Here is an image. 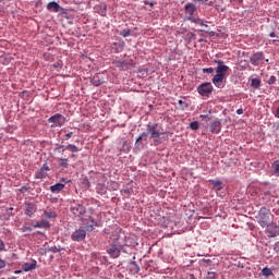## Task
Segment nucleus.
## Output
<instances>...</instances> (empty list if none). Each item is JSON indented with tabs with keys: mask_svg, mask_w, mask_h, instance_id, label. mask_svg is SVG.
Segmentation results:
<instances>
[{
	"mask_svg": "<svg viewBox=\"0 0 279 279\" xmlns=\"http://www.w3.org/2000/svg\"><path fill=\"white\" fill-rule=\"evenodd\" d=\"M216 75H214L211 82L216 88H223L226 84H223V80H226L228 72L230 71V66L226 65V62L222 60H216Z\"/></svg>",
	"mask_w": 279,
	"mask_h": 279,
	"instance_id": "obj_1",
	"label": "nucleus"
},
{
	"mask_svg": "<svg viewBox=\"0 0 279 279\" xmlns=\"http://www.w3.org/2000/svg\"><path fill=\"white\" fill-rule=\"evenodd\" d=\"M255 219L262 228H267V226L274 222V215H271L269 209L262 207Z\"/></svg>",
	"mask_w": 279,
	"mask_h": 279,
	"instance_id": "obj_2",
	"label": "nucleus"
},
{
	"mask_svg": "<svg viewBox=\"0 0 279 279\" xmlns=\"http://www.w3.org/2000/svg\"><path fill=\"white\" fill-rule=\"evenodd\" d=\"M48 123H51L50 128H62L66 123V118L61 113H56L48 119Z\"/></svg>",
	"mask_w": 279,
	"mask_h": 279,
	"instance_id": "obj_3",
	"label": "nucleus"
},
{
	"mask_svg": "<svg viewBox=\"0 0 279 279\" xmlns=\"http://www.w3.org/2000/svg\"><path fill=\"white\" fill-rule=\"evenodd\" d=\"M147 134H150V137L156 141V138H160L162 134H165L160 129L158 128V123H148L146 126Z\"/></svg>",
	"mask_w": 279,
	"mask_h": 279,
	"instance_id": "obj_4",
	"label": "nucleus"
},
{
	"mask_svg": "<svg viewBox=\"0 0 279 279\" xmlns=\"http://www.w3.org/2000/svg\"><path fill=\"white\" fill-rule=\"evenodd\" d=\"M213 83L205 82L197 87V93L202 95V97H210L213 95Z\"/></svg>",
	"mask_w": 279,
	"mask_h": 279,
	"instance_id": "obj_5",
	"label": "nucleus"
},
{
	"mask_svg": "<svg viewBox=\"0 0 279 279\" xmlns=\"http://www.w3.org/2000/svg\"><path fill=\"white\" fill-rule=\"evenodd\" d=\"M72 241H84L86 239V228L81 227L76 229L72 235H71Z\"/></svg>",
	"mask_w": 279,
	"mask_h": 279,
	"instance_id": "obj_6",
	"label": "nucleus"
},
{
	"mask_svg": "<svg viewBox=\"0 0 279 279\" xmlns=\"http://www.w3.org/2000/svg\"><path fill=\"white\" fill-rule=\"evenodd\" d=\"M122 250H123V245L113 244L107 252L111 256V258H119V256H121Z\"/></svg>",
	"mask_w": 279,
	"mask_h": 279,
	"instance_id": "obj_7",
	"label": "nucleus"
},
{
	"mask_svg": "<svg viewBox=\"0 0 279 279\" xmlns=\"http://www.w3.org/2000/svg\"><path fill=\"white\" fill-rule=\"evenodd\" d=\"M24 205H25V215L27 217H34V214L36 213V210H38V207L36 206V204L25 202Z\"/></svg>",
	"mask_w": 279,
	"mask_h": 279,
	"instance_id": "obj_8",
	"label": "nucleus"
},
{
	"mask_svg": "<svg viewBox=\"0 0 279 279\" xmlns=\"http://www.w3.org/2000/svg\"><path fill=\"white\" fill-rule=\"evenodd\" d=\"M71 213H73L75 217H82V215L86 213V207H84V205L81 204H74L71 206Z\"/></svg>",
	"mask_w": 279,
	"mask_h": 279,
	"instance_id": "obj_9",
	"label": "nucleus"
},
{
	"mask_svg": "<svg viewBox=\"0 0 279 279\" xmlns=\"http://www.w3.org/2000/svg\"><path fill=\"white\" fill-rule=\"evenodd\" d=\"M112 64H114V66H117V69L120 71H128V69H130V62L126 60L121 61L119 59H114Z\"/></svg>",
	"mask_w": 279,
	"mask_h": 279,
	"instance_id": "obj_10",
	"label": "nucleus"
},
{
	"mask_svg": "<svg viewBox=\"0 0 279 279\" xmlns=\"http://www.w3.org/2000/svg\"><path fill=\"white\" fill-rule=\"evenodd\" d=\"M263 60H265V56L263 54V52H255L251 57V64H253V66H258V64H260Z\"/></svg>",
	"mask_w": 279,
	"mask_h": 279,
	"instance_id": "obj_11",
	"label": "nucleus"
},
{
	"mask_svg": "<svg viewBox=\"0 0 279 279\" xmlns=\"http://www.w3.org/2000/svg\"><path fill=\"white\" fill-rule=\"evenodd\" d=\"M90 82L93 86H101V84L106 83V77L104 76L102 73H97L93 76Z\"/></svg>",
	"mask_w": 279,
	"mask_h": 279,
	"instance_id": "obj_12",
	"label": "nucleus"
},
{
	"mask_svg": "<svg viewBox=\"0 0 279 279\" xmlns=\"http://www.w3.org/2000/svg\"><path fill=\"white\" fill-rule=\"evenodd\" d=\"M267 228V232L270 236V239H276V236H279V227L278 225H274L270 222L269 226L266 227Z\"/></svg>",
	"mask_w": 279,
	"mask_h": 279,
	"instance_id": "obj_13",
	"label": "nucleus"
},
{
	"mask_svg": "<svg viewBox=\"0 0 279 279\" xmlns=\"http://www.w3.org/2000/svg\"><path fill=\"white\" fill-rule=\"evenodd\" d=\"M47 171H49V166L45 163L39 170L36 171L35 173L36 180H43L47 178Z\"/></svg>",
	"mask_w": 279,
	"mask_h": 279,
	"instance_id": "obj_14",
	"label": "nucleus"
},
{
	"mask_svg": "<svg viewBox=\"0 0 279 279\" xmlns=\"http://www.w3.org/2000/svg\"><path fill=\"white\" fill-rule=\"evenodd\" d=\"M184 8H185L186 14H189V21H191V19H195V16H193V14L197 12V8L195 7V4L186 3Z\"/></svg>",
	"mask_w": 279,
	"mask_h": 279,
	"instance_id": "obj_15",
	"label": "nucleus"
},
{
	"mask_svg": "<svg viewBox=\"0 0 279 279\" xmlns=\"http://www.w3.org/2000/svg\"><path fill=\"white\" fill-rule=\"evenodd\" d=\"M94 10L97 14H100V16H106L108 12V7L106 5V3H100V4H96L94 7Z\"/></svg>",
	"mask_w": 279,
	"mask_h": 279,
	"instance_id": "obj_16",
	"label": "nucleus"
},
{
	"mask_svg": "<svg viewBox=\"0 0 279 279\" xmlns=\"http://www.w3.org/2000/svg\"><path fill=\"white\" fill-rule=\"evenodd\" d=\"M36 267H38V262H36V260H33V262H31V263H24L23 265H22V269H23V271H34V269H36Z\"/></svg>",
	"mask_w": 279,
	"mask_h": 279,
	"instance_id": "obj_17",
	"label": "nucleus"
},
{
	"mask_svg": "<svg viewBox=\"0 0 279 279\" xmlns=\"http://www.w3.org/2000/svg\"><path fill=\"white\" fill-rule=\"evenodd\" d=\"M209 128L211 134H219V132H221V122L219 120H215Z\"/></svg>",
	"mask_w": 279,
	"mask_h": 279,
	"instance_id": "obj_18",
	"label": "nucleus"
},
{
	"mask_svg": "<svg viewBox=\"0 0 279 279\" xmlns=\"http://www.w3.org/2000/svg\"><path fill=\"white\" fill-rule=\"evenodd\" d=\"M47 10L50 12H60V4H58V2H49L47 4Z\"/></svg>",
	"mask_w": 279,
	"mask_h": 279,
	"instance_id": "obj_19",
	"label": "nucleus"
},
{
	"mask_svg": "<svg viewBox=\"0 0 279 279\" xmlns=\"http://www.w3.org/2000/svg\"><path fill=\"white\" fill-rule=\"evenodd\" d=\"M271 169H272V175H276V178H279V159L275 160L271 163Z\"/></svg>",
	"mask_w": 279,
	"mask_h": 279,
	"instance_id": "obj_20",
	"label": "nucleus"
},
{
	"mask_svg": "<svg viewBox=\"0 0 279 279\" xmlns=\"http://www.w3.org/2000/svg\"><path fill=\"white\" fill-rule=\"evenodd\" d=\"M64 189V184L56 183L54 185L50 186L51 193H60Z\"/></svg>",
	"mask_w": 279,
	"mask_h": 279,
	"instance_id": "obj_21",
	"label": "nucleus"
},
{
	"mask_svg": "<svg viewBox=\"0 0 279 279\" xmlns=\"http://www.w3.org/2000/svg\"><path fill=\"white\" fill-rule=\"evenodd\" d=\"M191 22L195 23V25H201V27H208V24L204 23V20L199 17H191Z\"/></svg>",
	"mask_w": 279,
	"mask_h": 279,
	"instance_id": "obj_22",
	"label": "nucleus"
},
{
	"mask_svg": "<svg viewBox=\"0 0 279 279\" xmlns=\"http://www.w3.org/2000/svg\"><path fill=\"white\" fill-rule=\"evenodd\" d=\"M65 149L68 151H71L72 154H77V151H82V148H78L77 146H75V144H69Z\"/></svg>",
	"mask_w": 279,
	"mask_h": 279,
	"instance_id": "obj_23",
	"label": "nucleus"
},
{
	"mask_svg": "<svg viewBox=\"0 0 279 279\" xmlns=\"http://www.w3.org/2000/svg\"><path fill=\"white\" fill-rule=\"evenodd\" d=\"M35 228H51V225L47 220H41L40 222H36L33 225Z\"/></svg>",
	"mask_w": 279,
	"mask_h": 279,
	"instance_id": "obj_24",
	"label": "nucleus"
},
{
	"mask_svg": "<svg viewBox=\"0 0 279 279\" xmlns=\"http://www.w3.org/2000/svg\"><path fill=\"white\" fill-rule=\"evenodd\" d=\"M211 184L216 189V191H221L223 189V183L219 180H210Z\"/></svg>",
	"mask_w": 279,
	"mask_h": 279,
	"instance_id": "obj_25",
	"label": "nucleus"
},
{
	"mask_svg": "<svg viewBox=\"0 0 279 279\" xmlns=\"http://www.w3.org/2000/svg\"><path fill=\"white\" fill-rule=\"evenodd\" d=\"M44 216L46 219H56L58 217V214L56 211H44Z\"/></svg>",
	"mask_w": 279,
	"mask_h": 279,
	"instance_id": "obj_26",
	"label": "nucleus"
},
{
	"mask_svg": "<svg viewBox=\"0 0 279 279\" xmlns=\"http://www.w3.org/2000/svg\"><path fill=\"white\" fill-rule=\"evenodd\" d=\"M252 88H260V78H252L251 81Z\"/></svg>",
	"mask_w": 279,
	"mask_h": 279,
	"instance_id": "obj_27",
	"label": "nucleus"
},
{
	"mask_svg": "<svg viewBox=\"0 0 279 279\" xmlns=\"http://www.w3.org/2000/svg\"><path fill=\"white\" fill-rule=\"evenodd\" d=\"M59 160H60L59 167H63L64 169H68V168H69V159H66V158H60Z\"/></svg>",
	"mask_w": 279,
	"mask_h": 279,
	"instance_id": "obj_28",
	"label": "nucleus"
},
{
	"mask_svg": "<svg viewBox=\"0 0 279 279\" xmlns=\"http://www.w3.org/2000/svg\"><path fill=\"white\" fill-rule=\"evenodd\" d=\"M148 136H149V133L143 132V133L137 137L136 143H141V141H147Z\"/></svg>",
	"mask_w": 279,
	"mask_h": 279,
	"instance_id": "obj_29",
	"label": "nucleus"
},
{
	"mask_svg": "<svg viewBox=\"0 0 279 279\" xmlns=\"http://www.w3.org/2000/svg\"><path fill=\"white\" fill-rule=\"evenodd\" d=\"M262 274L266 278H269V276H274V271H271L268 267L263 268Z\"/></svg>",
	"mask_w": 279,
	"mask_h": 279,
	"instance_id": "obj_30",
	"label": "nucleus"
},
{
	"mask_svg": "<svg viewBox=\"0 0 279 279\" xmlns=\"http://www.w3.org/2000/svg\"><path fill=\"white\" fill-rule=\"evenodd\" d=\"M95 226H97V222L95 221V219L90 218V223L86 226V230L93 231Z\"/></svg>",
	"mask_w": 279,
	"mask_h": 279,
	"instance_id": "obj_31",
	"label": "nucleus"
},
{
	"mask_svg": "<svg viewBox=\"0 0 279 279\" xmlns=\"http://www.w3.org/2000/svg\"><path fill=\"white\" fill-rule=\"evenodd\" d=\"M191 130H199V122L194 121L190 123Z\"/></svg>",
	"mask_w": 279,
	"mask_h": 279,
	"instance_id": "obj_32",
	"label": "nucleus"
},
{
	"mask_svg": "<svg viewBox=\"0 0 279 279\" xmlns=\"http://www.w3.org/2000/svg\"><path fill=\"white\" fill-rule=\"evenodd\" d=\"M132 33L130 29H123L121 33H120V36H123V38H128V36H130Z\"/></svg>",
	"mask_w": 279,
	"mask_h": 279,
	"instance_id": "obj_33",
	"label": "nucleus"
},
{
	"mask_svg": "<svg viewBox=\"0 0 279 279\" xmlns=\"http://www.w3.org/2000/svg\"><path fill=\"white\" fill-rule=\"evenodd\" d=\"M203 73H209V75H213V73H215V69L214 68H204Z\"/></svg>",
	"mask_w": 279,
	"mask_h": 279,
	"instance_id": "obj_34",
	"label": "nucleus"
},
{
	"mask_svg": "<svg viewBox=\"0 0 279 279\" xmlns=\"http://www.w3.org/2000/svg\"><path fill=\"white\" fill-rule=\"evenodd\" d=\"M276 80H277L276 76L271 75L269 77V80L267 81V84H269V86H271V85L276 84Z\"/></svg>",
	"mask_w": 279,
	"mask_h": 279,
	"instance_id": "obj_35",
	"label": "nucleus"
},
{
	"mask_svg": "<svg viewBox=\"0 0 279 279\" xmlns=\"http://www.w3.org/2000/svg\"><path fill=\"white\" fill-rule=\"evenodd\" d=\"M216 278H217V274L214 272V271H209V272L207 274V277H206V279H216Z\"/></svg>",
	"mask_w": 279,
	"mask_h": 279,
	"instance_id": "obj_36",
	"label": "nucleus"
},
{
	"mask_svg": "<svg viewBox=\"0 0 279 279\" xmlns=\"http://www.w3.org/2000/svg\"><path fill=\"white\" fill-rule=\"evenodd\" d=\"M179 106L184 110V108H189V104H186L184 100H179L178 101Z\"/></svg>",
	"mask_w": 279,
	"mask_h": 279,
	"instance_id": "obj_37",
	"label": "nucleus"
},
{
	"mask_svg": "<svg viewBox=\"0 0 279 279\" xmlns=\"http://www.w3.org/2000/svg\"><path fill=\"white\" fill-rule=\"evenodd\" d=\"M48 252H53L54 254L60 252V248H58V246H51L48 248Z\"/></svg>",
	"mask_w": 279,
	"mask_h": 279,
	"instance_id": "obj_38",
	"label": "nucleus"
},
{
	"mask_svg": "<svg viewBox=\"0 0 279 279\" xmlns=\"http://www.w3.org/2000/svg\"><path fill=\"white\" fill-rule=\"evenodd\" d=\"M0 252H5V243L0 239Z\"/></svg>",
	"mask_w": 279,
	"mask_h": 279,
	"instance_id": "obj_39",
	"label": "nucleus"
},
{
	"mask_svg": "<svg viewBox=\"0 0 279 279\" xmlns=\"http://www.w3.org/2000/svg\"><path fill=\"white\" fill-rule=\"evenodd\" d=\"M5 265H7L5 260L0 258V269H4Z\"/></svg>",
	"mask_w": 279,
	"mask_h": 279,
	"instance_id": "obj_40",
	"label": "nucleus"
},
{
	"mask_svg": "<svg viewBox=\"0 0 279 279\" xmlns=\"http://www.w3.org/2000/svg\"><path fill=\"white\" fill-rule=\"evenodd\" d=\"M72 137H73V132H69L68 134H65V141H69Z\"/></svg>",
	"mask_w": 279,
	"mask_h": 279,
	"instance_id": "obj_41",
	"label": "nucleus"
},
{
	"mask_svg": "<svg viewBox=\"0 0 279 279\" xmlns=\"http://www.w3.org/2000/svg\"><path fill=\"white\" fill-rule=\"evenodd\" d=\"M144 3H145V5H149V8H154V2H147V1H145Z\"/></svg>",
	"mask_w": 279,
	"mask_h": 279,
	"instance_id": "obj_42",
	"label": "nucleus"
},
{
	"mask_svg": "<svg viewBox=\"0 0 279 279\" xmlns=\"http://www.w3.org/2000/svg\"><path fill=\"white\" fill-rule=\"evenodd\" d=\"M27 230L32 231V228L31 227H23V229H22L23 232H26Z\"/></svg>",
	"mask_w": 279,
	"mask_h": 279,
	"instance_id": "obj_43",
	"label": "nucleus"
},
{
	"mask_svg": "<svg viewBox=\"0 0 279 279\" xmlns=\"http://www.w3.org/2000/svg\"><path fill=\"white\" fill-rule=\"evenodd\" d=\"M275 117H277V119H279V107L275 111Z\"/></svg>",
	"mask_w": 279,
	"mask_h": 279,
	"instance_id": "obj_44",
	"label": "nucleus"
},
{
	"mask_svg": "<svg viewBox=\"0 0 279 279\" xmlns=\"http://www.w3.org/2000/svg\"><path fill=\"white\" fill-rule=\"evenodd\" d=\"M236 114H243V109H238Z\"/></svg>",
	"mask_w": 279,
	"mask_h": 279,
	"instance_id": "obj_45",
	"label": "nucleus"
},
{
	"mask_svg": "<svg viewBox=\"0 0 279 279\" xmlns=\"http://www.w3.org/2000/svg\"><path fill=\"white\" fill-rule=\"evenodd\" d=\"M269 36H270V38H276V33L272 32L269 34Z\"/></svg>",
	"mask_w": 279,
	"mask_h": 279,
	"instance_id": "obj_46",
	"label": "nucleus"
},
{
	"mask_svg": "<svg viewBox=\"0 0 279 279\" xmlns=\"http://www.w3.org/2000/svg\"><path fill=\"white\" fill-rule=\"evenodd\" d=\"M201 119H208V116L202 114V116H201Z\"/></svg>",
	"mask_w": 279,
	"mask_h": 279,
	"instance_id": "obj_47",
	"label": "nucleus"
},
{
	"mask_svg": "<svg viewBox=\"0 0 279 279\" xmlns=\"http://www.w3.org/2000/svg\"><path fill=\"white\" fill-rule=\"evenodd\" d=\"M195 2L208 1V0H194Z\"/></svg>",
	"mask_w": 279,
	"mask_h": 279,
	"instance_id": "obj_48",
	"label": "nucleus"
},
{
	"mask_svg": "<svg viewBox=\"0 0 279 279\" xmlns=\"http://www.w3.org/2000/svg\"><path fill=\"white\" fill-rule=\"evenodd\" d=\"M201 32H205L206 34H208V31L201 29Z\"/></svg>",
	"mask_w": 279,
	"mask_h": 279,
	"instance_id": "obj_49",
	"label": "nucleus"
},
{
	"mask_svg": "<svg viewBox=\"0 0 279 279\" xmlns=\"http://www.w3.org/2000/svg\"><path fill=\"white\" fill-rule=\"evenodd\" d=\"M71 158H75V155H74V154H72V155H71Z\"/></svg>",
	"mask_w": 279,
	"mask_h": 279,
	"instance_id": "obj_50",
	"label": "nucleus"
},
{
	"mask_svg": "<svg viewBox=\"0 0 279 279\" xmlns=\"http://www.w3.org/2000/svg\"><path fill=\"white\" fill-rule=\"evenodd\" d=\"M210 259H204L205 263H208Z\"/></svg>",
	"mask_w": 279,
	"mask_h": 279,
	"instance_id": "obj_51",
	"label": "nucleus"
},
{
	"mask_svg": "<svg viewBox=\"0 0 279 279\" xmlns=\"http://www.w3.org/2000/svg\"><path fill=\"white\" fill-rule=\"evenodd\" d=\"M15 274H21V270L15 271Z\"/></svg>",
	"mask_w": 279,
	"mask_h": 279,
	"instance_id": "obj_52",
	"label": "nucleus"
},
{
	"mask_svg": "<svg viewBox=\"0 0 279 279\" xmlns=\"http://www.w3.org/2000/svg\"><path fill=\"white\" fill-rule=\"evenodd\" d=\"M192 38H195V34H192Z\"/></svg>",
	"mask_w": 279,
	"mask_h": 279,
	"instance_id": "obj_53",
	"label": "nucleus"
}]
</instances>
